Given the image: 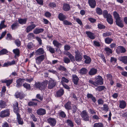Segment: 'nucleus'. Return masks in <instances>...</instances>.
Here are the masks:
<instances>
[{
    "label": "nucleus",
    "instance_id": "obj_41",
    "mask_svg": "<svg viewBox=\"0 0 127 127\" xmlns=\"http://www.w3.org/2000/svg\"><path fill=\"white\" fill-rule=\"evenodd\" d=\"M113 40V39H112L109 38V37L106 38L105 40V43L107 44H109Z\"/></svg>",
    "mask_w": 127,
    "mask_h": 127
},
{
    "label": "nucleus",
    "instance_id": "obj_35",
    "mask_svg": "<svg viewBox=\"0 0 127 127\" xmlns=\"http://www.w3.org/2000/svg\"><path fill=\"white\" fill-rule=\"evenodd\" d=\"M71 102L69 101L65 104L64 105V107L66 109L70 110L71 108Z\"/></svg>",
    "mask_w": 127,
    "mask_h": 127
},
{
    "label": "nucleus",
    "instance_id": "obj_52",
    "mask_svg": "<svg viewBox=\"0 0 127 127\" xmlns=\"http://www.w3.org/2000/svg\"><path fill=\"white\" fill-rule=\"evenodd\" d=\"M16 45L18 47L20 46L21 45V42L19 39H16L14 41Z\"/></svg>",
    "mask_w": 127,
    "mask_h": 127
},
{
    "label": "nucleus",
    "instance_id": "obj_8",
    "mask_svg": "<svg viewBox=\"0 0 127 127\" xmlns=\"http://www.w3.org/2000/svg\"><path fill=\"white\" fill-rule=\"evenodd\" d=\"M56 84V82L55 80L52 79L49 80L48 82V88L50 89L53 88L55 86Z\"/></svg>",
    "mask_w": 127,
    "mask_h": 127
},
{
    "label": "nucleus",
    "instance_id": "obj_16",
    "mask_svg": "<svg viewBox=\"0 0 127 127\" xmlns=\"http://www.w3.org/2000/svg\"><path fill=\"white\" fill-rule=\"evenodd\" d=\"M45 52L44 50L42 48H39L35 51V53L36 55H40L43 54Z\"/></svg>",
    "mask_w": 127,
    "mask_h": 127
},
{
    "label": "nucleus",
    "instance_id": "obj_44",
    "mask_svg": "<svg viewBox=\"0 0 127 127\" xmlns=\"http://www.w3.org/2000/svg\"><path fill=\"white\" fill-rule=\"evenodd\" d=\"M37 102H35L33 101H31L29 102L28 104L29 106H35L37 105Z\"/></svg>",
    "mask_w": 127,
    "mask_h": 127
},
{
    "label": "nucleus",
    "instance_id": "obj_26",
    "mask_svg": "<svg viewBox=\"0 0 127 127\" xmlns=\"http://www.w3.org/2000/svg\"><path fill=\"white\" fill-rule=\"evenodd\" d=\"M87 97L89 98H91L93 102L95 103L96 101L95 97H94L91 94H88L87 95Z\"/></svg>",
    "mask_w": 127,
    "mask_h": 127
},
{
    "label": "nucleus",
    "instance_id": "obj_28",
    "mask_svg": "<svg viewBox=\"0 0 127 127\" xmlns=\"http://www.w3.org/2000/svg\"><path fill=\"white\" fill-rule=\"evenodd\" d=\"M119 60L124 64L127 63V57L126 56L121 57L119 58Z\"/></svg>",
    "mask_w": 127,
    "mask_h": 127
},
{
    "label": "nucleus",
    "instance_id": "obj_64",
    "mask_svg": "<svg viewBox=\"0 0 127 127\" xmlns=\"http://www.w3.org/2000/svg\"><path fill=\"white\" fill-rule=\"evenodd\" d=\"M98 27L100 29H104L105 26L102 24H99L98 25Z\"/></svg>",
    "mask_w": 127,
    "mask_h": 127
},
{
    "label": "nucleus",
    "instance_id": "obj_54",
    "mask_svg": "<svg viewBox=\"0 0 127 127\" xmlns=\"http://www.w3.org/2000/svg\"><path fill=\"white\" fill-rule=\"evenodd\" d=\"M74 119L75 122L78 125H80V124L81 120L79 118H77L76 117H75L74 118Z\"/></svg>",
    "mask_w": 127,
    "mask_h": 127
},
{
    "label": "nucleus",
    "instance_id": "obj_19",
    "mask_svg": "<svg viewBox=\"0 0 127 127\" xmlns=\"http://www.w3.org/2000/svg\"><path fill=\"white\" fill-rule=\"evenodd\" d=\"M119 107L122 109H124L125 107L126 106V102L123 100H120L119 101Z\"/></svg>",
    "mask_w": 127,
    "mask_h": 127
},
{
    "label": "nucleus",
    "instance_id": "obj_21",
    "mask_svg": "<svg viewBox=\"0 0 127 127\" xmlns=\"http://www.w3.org/2000/svg\"><path fill=\"white\" fill-rule=\"evenodd\" d=\"M63 9L65 11H68L70 9V5L68 4L65 3L64 4L63 8Z\"/></svg>",
    "mask_w": 127,
    "mask_h": 127
},
{
    "label": "nucleus",
    "instance_id": "obj_6",
    "mask_svg": "<svg viewBox=\"0 0 127 127\" xmlns=\"http://www.w3.org/2000/svg\"><path fill=\"white\" fill-rule=\"evenodd\" d=\"M46 57V55L45 54L42 55L37 57L35 59L36 63L38 64H40Z\"/></svg>",
    "mask_w": 127,
    "mask_h": 127
},
{
    "label": "nucleus",
    "instance_id": "obj_15",
    "mask_svg": "<svg viewBox=\"0 0 127 127\" xmlns=\"http://www.w3.org/2000/svg\"><path fill=\"white\" fill-rule=\"evenodd\" d=\"M25 80V79H22L20 78L18 79L16 81L17 84L16 86L17 87H20L22 85V83L24 82V81Z\"/></svg>",
    "mask_w": 127,
    "mask_h": 127
},
{
    "label": "nucleus",
    "instance_id": "obj_34",
    "mask_svg": "<svg viewBox=\"0 0 127 127\" xmlns=\"http://www.w3.org/2000/svg\"><path fill=\"white\" fill-rule=\"evenodd\" d=\"M7 105L5 102L2 100H0V108H5Z\"/></svg>",
    "mask_w": 127,
    "mask_h": 127
},
{
    "label": "nucleus",
    "instance_id": "obj_45",
    "mask_svg": "<svg viewBox=\"0 0 127 127\" xmlns=\"http://www.w3.org/2000/svg\"><path fill=\"white\" fill-rule=\"evenodd\" d=\"M93 127H104L103 124L100 123H95Z\"/></svg>",
    "mask_w": 127,
    "mask_h": 127
},
{
    "label": "nucleus",
    "instance_id": "obj_47",
    "mask_svg": "<svg viewBox=\"0 0 127 127\" xmlns=\"http://www.w3.org/2000/svg\"><path fill=\"white\" fill-rule=\"evenodd\" d=\"M58 70L60 71H66L67 70V69L64 66L60 65L58 68Z\"/></svg>",
    "mask_w": 127,
    "mask_h": 127
},
{
    "label": "nucleus",
    "instance_id": "obj_59",
    "mask_svg": "<svg viewBox=\"0 0 127 127\" xmlns=\"http://www.w3.org/2000/svg\"><path fill=\"white\" fill-rule=\"evenodd\" d=\"M77 107L74 105H73L72 109V113H75L77 110Z\"/></svg>",
    "mask_w": 127,
    "mask_h": 127
},
{
    "label": "nucleus",
    "instance_id": "obj_32",
    "mask_svg": "<svg viewBox=\"0 0 127 127\" xmlns=\"http://www.w3.org/2000/svg\"><path fill=\"white\" fill-rule=\"evenodd\" d=\"M86 33L88 37L92 39H95V37L94 36L93 33L90 32H86Z\"/></svg>",
    "mask_w": 127,
    "mask_h": 127
},
{
    "label": "nucleus",
    "instance_id": "obj_63",
    "mask_svg": "<svg viewBox=\"0 0 127 127\" xmlns=\"http://www.w3.org/2000/svg\"><path fill=\"white\" fill-rule=\"evenodd\" d=\"M7 37L6 39L7 40H11L12 39V37L10 33H8L7 34Z\"/></svg>",
    "mask_w": 127,
    "mask_h": 127
},
{
    "label": "nucleus",
    "instance_id": "obj_31",
    "mask_svg": "<svg viewBox=\"0 0 127 127\" xmlns=\"http://www.w3.org/2000/svg\"><path fill=\"white\" fill-rule=\"evenodd\" d=\"M53 44H54V46L58 48L61 47L62 45L58 41L55 40H54L53 41Z\"/></svg>",
    "mask_w": 127,
    "mask_h": 127
},
{
    "label": "nucleus",
    "instance_id": "obj_36",
    "mask_svg": "<svg viewBox=\"0 0 127 127\" xmlns=\"http://www.w3.org/2000/svg\"><path fill=\"white\" fill-rule=\"evenodd\" d=\"M108 17L106 18L108 22L110 24H113V21L112 18V17L111 15H109Z\"/></svg>",
    "mask_w": 127,
    "mask_h": 127
},
{
    "label": "nucleus",
    "instance_id": "obj_27",
    "mask_svg": "<svg viewBox=\"0 0 127 127\" xmlns=\"http://www.w3.org/2000/svg\"><path fill=\"white\" fill-rule=\"evenodd\" d=\"M84 57L85 59V63L88 64L90 63L91 62V59L89 57L85 55L84 56Z\"/></svg>",
    "mask_w": 127,
    "mask_h": 127
},
{
    "label": "nucleus",
    "instance_id": "obj_4",
    "mask_svg": "<svg viewBox=\"0 0 127 127\" xmlns=\"http://www.w3.org/2000/svg\"><path fill=\"white\" fill-rule=\"evenodd\" d=\"M80 115L83 120L85 121H89L90 117L88 115V114L86 110L82 111L80 113Z\"/></svg>",
    "mask_w": 127,
    "mask_h": 127
},
{
    "label": "nucleus",
    "instance_id": "obj_55",
    "mask_svg": "<svg viewBox=\"0 0 127 127\" xmlns=\"http://www.w3.org/2000/svg\"><path fill=\"white\" fill-rule=\"evenodd\" d=\"M63 23L64 24L66 25H72L71 23L66 20L63 21Z\"/></svg>",
    "mask_w": 127,
    "mask_h": 127
},
{
    "label": "nucleus",
    "instance_id": "obj_37",
    "mask_svg": "<svg viewBox=\"0 0 127 127\" xmlns=\"http://www.w3.org/2000/svg\"><path fill=\"white\" fill-rule=\"evenodd\" d=\"M27 21V18L20 19H18L19 23L22 25L25 24L26 23Z\"/></svg>",
    "mask_w": 127,
    "mask_h": 127
},
{
    "label": "nucleus",
    "instance_id": "obj_22",
    "mask_svg": "<svg viewBox=\"0 0 127 127\" xmlns=\"http://www.w3.org/2000/svg\"><path fill=\"white\" fill-rule=\"evenodd\" d=\"M64 91L62 89H61L58 91L56 92V96L59 97L63 95L64 94Z\"/></svg>",
    "mask_w": 127,
    "mask_h": 127
},
{
    "label": "nucleus",
    "instance_id": "obj_20",
    "mask_svg": "<svg viewBox=\"0 0 127 127\" xmlns=\"http://www.w3.org/2000/svg\"><path fill=\"white\" fill-rule=\"evenodd\" d=\"M12 79L2 80L1 82L2 83H5L7 86H9L12 82Z\"/></svg>",
    "mask_w": 127,
    "mask_h": 127
},
{
    "label": "nucleus",
    "instance_id": "obj_18",
    "mask_svg": "<svg viewBox=\"0 0 127 127\" xmlns=\"http://www.w3.org/2000/svg\"><path fill=\"white\" fill-rule=\"evenodd\" d=\"M17 116V121L19 124L22 125L23 122L22 119L20 117V115L19 113H17L16 115Z\"/></svg>",
    "mask_w": 127,
    "mask_h": 127
},
{
    "label": "nucleus",
    "instance_id": "obj_42",
    "mask_svg": "<svg viewBox=\"0 0 127 127\" xmlns=\"http://www.w3.org/2000/svg\"><path fill=\"white\" fill-rule=\"evenodd\" d=\"M23 86L24 87L28 90H30L31 89V87L30 84L25 83L23 84Z\"/></svg>",
    "mask_w": 127,
    "mask_h": 127
},
{
    "label": "nucleus",
    "instance_id": "obj_58",
    "mask_svg": "<svg viewBox=\"0 0 127 127\" xmlns=\"http://www.w3.org/2000/svg\"><path fill=\"white\" fill-rule=\"evenodd\" d=\"M109 108L108 105L105 104H104L103 105V109L106 112L108 111Z\"/></svg>",
    "mask_w": 127,
    "mask_h": 127
},
{
    "label": "nucleus",
    "instance_id": "obj_23",
    "mask_svg": "<svg viewBox=\"0 0 127 127\" xmlns=\"http://www.w3.org/2000/svg\"><path fill=\"white\" fill-rule=\"evenodd\" d=\"M15 96L17 98H19L20 99H21L24 97V95L22 92H18L16 94Z\"/></svg>",
    "mask_w": 127,
    "mask_h": 127
},
{
    "label": "nucleus",
    "instance_id": "obj_12",
    "mask_svg": "<svg viewBox=\"0 0 127 127\" xmlns=\"http://www.w3.org/2000/svg\"><path fill=\"white\" fill-rule=\"evenodd\" d=\"M76 54L75 58V60L77 61H79L81 60L82 57L80 54V52L78 50L76 51L75 52Z\"/></svg>",
    "mask_w": 127,
    "mask_h": 127
},
{
    "label": "nucleus",
    "instance_id": "obj_14",
    "mask_svg": "<svg viewBox=\"0 0 127 127\" xmlns=\"http://www.w3.org/2000/svg\"><path fill=\"white\" fill-rule=\"evenodd\" d=\"M79 79V78L75 74L72 75V81L75 85L77 84Z\"/></svg>",
    "mask_w": 127,
    "mask_h": 127
},
{
    "label": "nucleus",
    "instance_id": "obj_40",
    "mask_svg": "<svg viewBox=\"0 0 127 127\" xmlns=\"http://www.w3.org/2000/svg\"><path fill=\"white\" fill-rule=\"evenodd\" d=\"M13 52L15 54V56H17L18 57L19 56L20 51L18 49H16L13 50Z\"/></svg>",
    "mask_w": 127,
    "mask_h": 127
},
{
    "label": "nucleus",
    "instance_id": "obj_48",
    "mask_svg": "<svg viewBox=\"0 0 127 127\" xmlns=\"http://www.w3.org/2000/svg\"><path fill=\"white\" fill-rule=\"evenodd\" d=\"M96 11L97 13L99 15H100L102 14V11L100 8L97 7L96 8Z\"/></svg>",
    "mask_w": 127,
    "mask_h": 127
},
{
    "label": "nucleus",
    "instance_id": "obj_2",
    "mask_svg": "<svg viewBox=\"0 0 127 127\" xmlns=\"http://www.w3.org/2000/svg\"><path fill=\"white\" fill-rule=\"evenodd\" d=\"M89 82L95 86H96L97 85H101L103 84V79L101 76H98L96 77V80L95 82L91 80H89Z\"/></svg>",
    "mask_w": 127,
    "mask_h": 127
},
{
    "label": "nucleus",
    "instance_id": "obj_62",
    "mask_svg": "<svg viewBox=\"0 0 127 127\" xmlns=\"http://www.w3.org/2000/svg\"><path fill=\"white\" fill-rule=\"evenodd\" d=\"M104 87L103 86H100L98 87L96 89L99 91H100L104 89Z\"/></svg>",
    "mask_w": 127,
    "mask_h": 127
},
{
    "label": "nucleus",
    "instance_id": "obj_39",
    "mask_svg": "<svg viewBox=\"0 0 127 127\" xmlns=\"http://www.w3.org/2000/svg\"><path fill=\"white\" fill-rule=\"evenodd\" d=\"M69 81L66 78L64 77H62L61 82L62 84H64V83H68Z\"/></svg>",
    "mask_w": 127,
    "mask_h": 127
},
{
    "label": "nucleus",
    "instance_id": "obj_43",
    "mask_svg": "<svg viewBox=\"0 0 127 127\" xmlns=\"http://www.w3.org/2000/svg\"><path fill=\"white\" fill-rule=\"evenodd\" d=\"M109 15H111L110 14L108 13V11L107 10H104L103 12V17L105 18H106L109 16Z\"/></svg>",
    "mask_w": 127,
    "mask_h": 127
},
{
    "label": "nucleus",
    "instance_id": "obj_50",
    "mask_svg": "<svg viewBox=\"0 0 127 127\" xmlns=\"http://www.w3.org/2000/svg\"><path fill=\"white\" fill-rule=\"evenodd\" d=\"M66 122L71 127H72L73 126V124L72 121L69 120H67Z\"/></svg>",
    "mask_w": 127,
    "mask_h": 127
},
{
    "label": "nucleus",
    "instance_id": "obj_29",
    "mask_svg": "<svg viewBox=\"0 0 127 127\" xmlns=\"http://www.w3.org/2000/svg\"><path fill=\"white\" fill-rule=\"evenodd\" d=\"M58 18L62 21H63L66 18V16L62 13H60L58 15Z\"/></svg>",
    "mask_w": 127,
    "mask_h": 127
},
{
    "label": "nucleus",
    "instance_id": "obj_30",
    "mask_svg": "<svg viewBox=\"0 0 127 127\" xmlns=\"http://www.w3.org/2000/svg\"><path fill=\"white\" fill-rule=\"evenodd\" d=\"M97 72V70L96 69L92 68L90 69L89 72V74L90 75H93L96 74Z\"/></svg>",
    "mask_w": 127,
    "mask_h": 127
},
{
    "label": "nucleus",
    "instance_id": "obj_1",
    "mask_svg": "<svg viewBox=\"0 0 127 127\" xmlns=\"http://www.w3.org/2000/svg\"><path fill=\"white\" fill-rule=\"evenodd\" d=\"M113 15L116 20V24L120 27H123L124 25L123 23L122 20L120 17L119 14L115 11L113 13Z\"/></svg>",
    "mask_w": 127,
    "mask_h": 127
},
{
    "label": "nucleus",
    "instance_id": "obj_46",
    "mask_svg": "<svg viewBox=\"0 0 127 127\" xmlns=\"http://www.w3.org/2000/svg\"><path fill=\"white\" fill-rule=\"evenodd\" d=\"M8 52V51L6 49H3L0 51V56L6 54Z\"/></svg>",
    "mask_w": 127,
    "mask_h": 127
},
{
    "label": "nucleus",
    "instance_id": "obj_49",
    "mask_svg": "<svg viewBox=\"0 0 127 127\" xmlns=\"http://www.w3.org/2000/svg\"><path fill=\"white\" fill-rule=\"evenodd\" d=\"M34 37V35L32 33H29L27 36L28 38L29 39H31L32 38H33Z\"/></svg>",
    "mask_w": 127,
    "mask_h": 127
},
{
    "label": "nucleus",
    "instance_id": "obj_3",
    "mask_svg": "<svg viewBox=\"0 0 127 127\" xmlns=\"http://www.w3.org/2000/svg\"><path fill=\"white\" fill-rule=\"evenodd\" d=\"M48 83V81L46 80L42 83L39 82L36 83L35 84L34 86L36 88L42 90L46 87Z\"/></svg>",
    "mask_w": 127,
    "mask_h": 127
},
{
    "label": "nucleus",
    "instance_id": "obj_61",
    "mask_svg": "<svg viewBox=\"0 0 127 127\" xmlns=\"http://www.w3.org/2000/svg\"><path fill=\"white\" fill-rule=\"evenodd\" d=\"M36 40L38 41V42L39 44L40 45H41L42 44V40L41 39V38L38 37H37L36 38Z\"/></svg>",
    "mask_w": 127,
    "mask_h": 127
},
{
    "label": "nucleus",
    "instance_id": "obj_57",
    "mask_svg": "<svg viewBox=\"0 0 127 127\" xmlns=\"http://www.w3.org/2000/svg\"><path fill=\"white\" fill-rule=\"evenodd\" d=\"M33 46V44L31 42L29 43L27 45L28 48L29 49H30Z\"/></svg>",
    "mask_w": 127,
    "mask_h": 127
},
{
    "label": "nucleus",
    "instance_id": "obj_24",
    "mask_svg": "<svg viewBox=\"0 0 127 127\" xmlns=\"http://www.w3.org/2000/svg\"><path fill=\"white\" fill-rule=\"evenodd\" d=\"M46 48L47 50L49 51L51 53L53 54L55 53L54 49L50 45H47Z\"/></svg>",
    "mask_w": 127,
    "mask_h": 127
},
{
    "label": "nucleus",
    "instance_id": "obj_33",
    "mask_svg": "<svg viewBox=\"0 0 127 127\" xmlns=\"http://www.w3.org/2000/svg\"><path fill=\"white\" fill-rule=\"evenodd\" d=\"M104 50L108 55H109L110 54H112V50L108 47L105 48H104Z\"/></svg>",
    "mask_w": 127,
    "mask_h": 127
},
{
    "label": "nucleus",
    "instance_id": "obj_38",
    "mask_svg": "<svg viewBox=\"0 0 127 127\" xmlns=\"http://www.w3.org/2000/svg\"><path fill=\"white\" fill-rule=\"evenodd\" d=\"M88 70L85 68H83L80 70V72L82 74H86L87 73Z\"/></svg>",
    "mask_w": 127,
    "mask_h": 127
},
{
    "label": "nucleus",
    "instance_id": "obj_53",
    "mask_svg": "<svg viewBox=\"0 0 127 127\" xmlns=\"http://www.w3.org/2000/svg\"><path fill=\"white\" fill-rule=\"evenodd\" d=\"M18 26V24L17 23H15L13 24L11 26V27L12 30H14Z\"/></svg>",
    "mask_w": 127,
    "mask_h": 127
},
{
    "label": "nucleus",
    "instance_id": "obj_5",
    "mask_svg": "<svg viewBox=\"0 0 127 127\" xmlns=\"http://www.w3.org/2000/svg\"><path fill=\"white\" fill-rule=\"evenodd\" d=\"M10 110L8 109L3 110L0 112V117L1 118H4L8 117L10 115Z\"/></svg>",
    "mask_w": 127,
    "mask_h": 127
},
{
    "label": "nucleus",
    "instance_id": "obj_60",
    "mask_svg": "<svg viewBox=\"0 0 127 127\" xmlns=\"http://www.w3.org/2000/svg\"><path fill=\"white\" fill-rule=\"evenodd\" d=\"M36 97L37 98L41 100H42L43 99V96H42L41 95L39 94H37V95Z\"/></svg>",
    "mask_w": 127,
    "mask_h": 127
},
{
    "label": "nucleus",
    "instance_id": "obj_17",
    "mask_svg": "<svg viewBox=\"0 0 127 127\" xmlns=\"http://www.w3.org/2000/svg\"><path fill=\"white\" fill-rule=\"evenodd\" d=\"M89 5L92 8H94L96 5V1L95 0H88Z\"/></svg>",
    "mask_w": 127,
    "mask_h": 127
},
{
    "label": "nucleus",
    "instance_id": "obj_10",
    "mask_svg": "<svg viewBox=\"0 0 127 127\" xmlns=\"http://www.w3.org/2000/svg\"><path fill=\"white\" fill-rule=\"evenodd\" d=\"M18 103L16 101L14 102L13 104V109L14 111L16 114L19 113V109L18 107Z\"/></svg>",
    "mask_w": 127,
    "mask_h": 127
},
{
    "label": "nucleus",
    "instance_id": "obj_25",
    "mask_svg": "<svg viewBox=\"0 0 127 127\" xmlns=\"http://www.w3.org/2000/svg\"><path fill=\"white\" fill-rule=\"evenodd\" d=\"M44 30L42 28H36L33 31V33L35 34H38L39 33L42 32Z\"/></svg>",
    "mask_w": 127,
    "mask_h": 127
},
{
    "label": "nucleus",
    "instance_id": "obj_9",
    "mask_svg": "<svg viewBox=\"0 0 127 127\" xmlns=\"http://www.w3.org/2000/svg\"><path fill=\"white\" fill-rule=\"evenodd\" d=\"M31 25L28 26L26 28V32L28 33L32 31L36 27V25L33 24V22H31L30 23Z\"/></svg>",
    "mask_w": 127,
    "mask_h": 127
},
{
    "label": "nucleus",
    "instance_id": "obj_7",
    "mask_svg": "<svg viewBox=\"0 0 127 127\" xmlns=\"http://www.w3.org/2000/svg\"><path fill=\"white\" fill-rule=\"evenodd\" d=\"M126 51L125 48L122 46H118L116 50V51L118 54L121 53H124Z\"/></svg>",
    "mask_w": 127,
    "mask_h": 127
},
{
    "label": "nucleus",
    "instance_id": "obj_11",
    "mask_svg": "<svg viewBox=\"0 0 127 127\" xmlns=\"http://www.w3.org/2000/svg\"><path fill=\"white\" fill-rule=\"evenodd\" d=\"M47 122L52 126H54L56 123V119L54 118H50L47 120Z\"/></svg>",
    "mask_w": 127,
    "mask_h": 127
},
{
    "label": "nucleus",
    "instance_id": "obj_51",
    "mask_svg": "<svg viewBox=\"0 0 127 127\" xmlns=\"http://www.w3.org/2000/svg\"><path fill=\"white\" fill-rule=\"evenodd\" d=\"M63 61L66 64L69 63L70 62V59L67 57H64L63 59Z\"/></svg>",
    "mask_w": 127,
    "mask_h": 127
},
{
    "label": "nucleus",
    "instance_id": "obj_13",
    "mask_svg": "<svg viewBox=\"0 0 127 127\" xmlns=\"http://www.w3.org/2000/svg\"><path fill=\"white\" fill-rule=\"evenodd\" d=\"M36 113L39 115H43L46 114V111L44 109L40 108L37 110Z\"/></svg>",
    "mask_w": 127,
    "mask_h": 127
},
{
    "label": "nucleus",
    "instance_id": "obj_56",
    "mask_svg": "<svg viewBox=\"0 0 127 127\" xmlns=\"http://www.w3.org/2000/svg\"><path fill=\"white\" fill-rule=\"evenodd\" d=\"M111 34V33L110 32H106L103 33V36L104 37H106L107 36H109Z\"/></svg>",
    "mask_w": 127,
    "mask_h": 127
}]
</instances>
